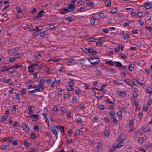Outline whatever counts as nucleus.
Instances as JSON below:
<instances>
[{"label":"nucleus","mask_w":152,"mask_h":152,"mask_svg":"<svg viewBox=\"0 0 152 152\" xmlns=\"http://www.w3.org/2000/svg\"><path fill=\"white\" fill-rule=\"evenodd\" d=\"M106 102L107 103H108V104H113V101H110V100L109 99H107V100H106Z\"/></svg>","instance_id":"41"},{"label":"nucleus","mask_w":152,"mask_h":152,"mask_svg":"<svg viewBox=\"0 0 152 152\" xmlns=\"http://www.w3.org/2000/svg\"><path fill=\"white\" fill-rule=\"evenodd\" d=\"M39 35H40L41 37H43L45 36L46 34H45L44 32H40L39 34Z\"/></svg>","instance_id":"55"},{"label":"nucleus","mask_w":152,"mask_h":152,"mask_svg":"<svg viewBox=\"0 0 152 152\" xmlns=\"http://www.w3.org/2000/svg\"><path fill=\"white\" fill-rule=\"evenodd\" d=\"M147 138V137L145 136L143 137H140V139H141L142 140L141 143H142L143 141L146 139Z\"/></svg>","instance_id":"40"},{"label":"nucleus","mask_w":152,"mask_h":152,"mask_svg":"<svg viewBox=\"0 0 152 152\" xmlns=\"http://www.w3.org/2000/svg\"><path fill=\"white\" fill-rule=\"evenodd\" d=\"M116 148V147L115 148L114 146H113L112 148H110L109 152H113Z\"/></svg>","instance_id":"51"},{"label":"nucleus","mask_w":152,"mask_h":152,"mask_svg":"<svg viewBox=\"0 0 152 152\" xmlns=\"http://www.w3.org/2000/svg\"><path fill=\"white\" fill-rule=\"evenodd\" d=\"M138 96V94L136 92H134L133 93V97L134 98H136Z\"/></svg>","instance_id":"54"},{"label":"nucleus","mask_w":152,"mask_h":152,"mask_svg":"<svg viewBox=\"0 0 152 152\" xmlns=\"http://www.w3.org/2000/svg\"><path fill=\"white\" fill-rule=\"evenodd\" d=\"M99 16L101 18H103L105 17H106L107 16L105 15H104V13L102 12H99L98 13Z\"/></svg>","instance_id":"14"},{"label":"nucleus","mask_w":152,"mask_h":152,"mask_svg":"<svg viewBox=\"0 0 152 152\" xmlns=\"http://www.w3.org/2000/svg\"><path fill=\"white\" fill-rule=\"evenodd\" d=\"M113 121L114 124L117 125L118 124L117 119L115 117H113Z\"/></svg>","instance_id":"24"},{"label":"nucleus","mask_w":152,"mask_h":152,"mask_svg":"<svg viewBox=\"0 0 152 152\" xmlns=\"http://www.w3.org/2000/svg\"><path fill=\"white\" fill-rule=\"evenodd\" d=\"M105 5L106 7L110 6L111 4V1H109L106 0L104 1Z\"/></svg>","instance_id":"13"},{"label":"nucleus","mask_w":152,"mask_h":152,"mask_svg":"<svg viewBox=\"0 0 152 152\" xmlns=\"http://www.w3.org/2000/svg\"><path fill=\"white\" fill-rule=\"evenodd\" d=\"M146 131H147L145 130V128H144V129H142V130H139L137 132V133L141 135L144 134Z\"/></svg>","instance_id":"9"},{"label":"nucleus","mask_w":152,"mask_h":152,"mask_svg":"<svg viewBox=\"0 0 152 152\" xmlns=\"http://www.w3.org/2000/svg\"><path fill=\"white\" fill-rule=\"evenodd\" d=\"M97 53L96 51V50H92L91 51V54L92 55H95L97 54Z\"/></svg>","instance_id":"36"},{"label":"nucleus","mask_w":152,"mask_h":152,"mask_svg":"<svg viewBox=\"0 0 152 152\" xmlns=\"http://www.w3.org/2000/svg\"><path fill=\"white\" fill-rule=\"evenodd\" d=\"M88 39L90 40V41L91 42H93L94 41V40L96 39V38H89L88 37Z\"/></svg>","instance_id":"49"},{"label":"nucleus","mask_w":152,"mask_h":152,"mask_svg":"<svg viewBox=\"0 0 152 152\" xmlns=\"http://www.w3.org/2000/svg\"><path fill=\"white\" fill-rule=\"evenodd\" d=\"M137 15L138 17H141L143 15L142 12H138L137 14Z\"/></svg>","instance_id":"45"},{"label":"nucleus","mask_w":152,"mask_h":152,"mask_svg":"<svg viewBox=\"0 0 152 152\" xmlns=\"http://www.w3.org/2000/svg\"><path fill=\"white\" fill-rule=\"evenodd\" d=\"M33 56L34 58L38 59L40 58L41 57V55L40 53L38 54H34Z\"/></svg>","instance_id":"17"},{"label":"nucleus","mask_w":152,"mask_h":152,"mask_svg":"<svg viewBox=\"0 0 152 152\" xmlns=\"http://www.w3.org/2000/svg\"><path fill=\"white\" fill-rule=\"evenodd\" d=\"M118 94L121 96H123V95L125 96L126 94V93L125 91L121 92V91H118Z\"/></svg>","instance_id":"12"},{"label":"nucleus","mask_w":152,"mask_h":152,"mask_svg":"<svg viewBox=\"0 0 152 152\" xmlns=\"http://www.w3.org/2000/svg\"><path fill=\"white\" fill-rule=\"evenodd\" d=\"M107 70L113 73H116L117 72L116 71L113 69L109 68L107 69Z\"/></svg>","instance_id":"20"},{"label":"nucleus","mask_w":152,"mask_h":152,"mask_svg":"<svg viewBox=\"0 0 152 152\" xmlns=\"http://www.w3.org/2000/svg\"><path fill=\"white\" fill-rule=\"evenodd\" d=\"M19 47H16L14 48L11 49L10 50L12 53H14L18 51L19 50Z\"/></svg>","instance_id":"22"},{"label":"nucleus","mask_w":152,"mask_h":152,"mask_svg":"<svg viewBox=\"0 0 152 152\" xmlns=\"http://www.w3.org/2000/svg\"><path fill=\"white\" fill-rule=\"evenodd\" d=\"M79 10L77 11V12H83L86 10V9L85 8L81 7L79 8Z\"/></svg>","instance_id":"28"},{"label":"nucleus","mask_w":152,"mask_h":152,"mask_svg":"<svg viewBox=\"0 0 152 152\" xmlns=\"http://www.w3.org/2000/svg\"><path fill=\"white\" fill-rule=\"evenodd\" d=\"M27 87L28 89L35 88H37V86L35 85L34 84L31 85L29 87L27 86Z\"/></svg>","instance_id":"26"},{"label":"nucleus","mask_w":152,"mask_h":152,"mask_svg":"<svg viewBox=\"0 0 152 152\" xmlns=\"http://www.w3.org/2000/svg\"><path fill=\"white\" fill-rule=\"evenodd\" d=\"M22 127L23 129L26 132L28 131L29 130L28 125L26 124H24L22 125Z\"/></svg>","instance_id":"6"},{"label":"nucleus","mask_w":152,"mask_h":152,"mask_svg":"<svg viewBox=\"0 0 152 152\" xmlns=\"http://www.w3.org/2000/svg\"><path fill=\"white\" fill-rule=\"evenodd\" d=\"M69 10L67 9L66 8H64L63 9L62 11H59L58 12L61 14H64L65 13H66L69 12Z\"/></svg>","instance_id":"8"},{"label":"nucleus","mask_w":152,"mask_h":152,"mask_svg":"<svg viewBox=\"0 0 152 152\" xmlns=\"http://www.w3.org/2000/svg\"><path fill=\"white\" fill-rule=\"evenodd\" d=\"M56 128L57 129H60L61 130V133H63L64 131V128L63 126H56L55 127H51V130L53 132V134L55 135L57 139L58 137L57 132L56 129Z\"/></svg>","instance_id":"1"},{"label":"nucleus","mask_w":152,"mask_h":152,"mask_svg":"<svg viewBox=\"0 0 152 152\" xmlns=\"http://www.w3.org/2000/svg\"><path fill=\"white\" fill-rule=\"evenodd\" d=\"M111 13L113 14H114L116 13L117 12V8L116 7H114L111 10Z\"/></svg>","instance_id":"19"},{"label":"nucleus","mask_w":152,"mask_h":152,"mask_svg":"<svg viewBox=\"0 0 152 152\" xmlns=\"http://www.w3.org/2000/svg\"><path fill=\"white\" fill-rule=\"evenodd\" d=\"M43 13L45 14V13L44 10H42L38 13V15H40V17L44 16Z\"/></svg>","instance_id":"25"},{"label":"nucleus","mask_w":152,"mask_h":152,"mask_svg":"<svg viewBox=\"0 0 152 152\" xmlns=\"http://www.w3.org/2000/svg\"><path fill=\"white\" fill-rule=\"evenodd\" d=\"M88 61L93 65H96L100 62V60L97 57H94L89 58Z\"/></svg>","instance_id":"2"},{"label":"nucleus","mask_w":152,"mask_h":152,"mask_svg":"<svg viewBox=\"0 0 152 152\" xmlns=\"http://www.w3.org/2000/svg\"><path fill=\"white\" fill-rule=\"evenodd\" d=\"M132 33L133 34H138L137 31L135 30H133L132 31Z\"/></svg>","instance_id":"48"},{"label":"nucleus","mask_w":152,"mask_h":152,"mask_svg":"<svg viewBox=\"0 0 152 152\" xmlns=\"http://www.w3.org/2000/svg\"><path fill=\"white\" fill-rule=\"evenodd\" d=\"M87 6H89L90 7H94L95 4L93 2H91L90 3H87Z\"/></svg>","instance_id":"32"},{"label":"nucleus","mask_w":152,"mask_h":152,"mask_svg":"<svg viewBox=\"0 0 152 152\" xmlns=\"http://www.w3.org/2000/svg\"><path fill=\"white\" fill-rule=\"evenodd\" d=\"M16 9L17 10V12L18 13H21L22 12V10L19 7H16Z\"/></svg>","instance_id":"39"},{"label":"nucleus","mask_w":152,"mask_h":152,"mask_svg":"<svg viewBox=\"0 0 152 152\" xmlns=\"http://www.w3.org/2000/svg\"><path fill=\"white\" fill-rule=\"evenodd\" d=\"M148 107V105H145L143 108V110L144 111H146Z\"/></svg>","instance_id":"60"},{"label":"nucleus","mask_w":152,"mask_h":152,"mask_svg":"<svg viewBox=\"0 0 152 152\" xmlns=\"http://www.w3.org/2000/svg\"><path fill=\"white\" fill-rule=\"evenodd\" d=\"M147 4L146 5L145 8L146 9H149L151 7L152 5L151 4L148 3H146L145 4Z\"/></svg>","instance_id":"16"},{"label":"nucleus","mask_w":152,"mask_h":152,"mask_svg":"<svg viewBox=\"0 0 152 152\" xmlns=\"http://www.w3.org/2000/svg\"><path fill=\"white\" fill-rule=\"evenodd\" d=\"M143 113L142 112H140L139 113V117L141 118L142 117Z\"/></svg>","instance_id":"58"},{"label":"nucleus","mask_w":152,"mask_h":152,"mask_svg":"<svg viewBox=\"0 0 152 152\" xmlns=\"http://www.w3.org/2000/svg\"><path fill=\"white\" fill-rule=\"evenodd\" d=\"M134 64H132L129 65V67H128L130 71H132L134 69Z\"/></svg>","instance_id":"10"},{"label":"nucleus","mask_w":152,"mask_h":152,"mask_svg":"<svg viewBox=\"0 0 152 152\" xmlns=\"http://www.w3.org/2000/svg\"><path fill=\"white\" fill-rule=\"evenodd\" d=\"M18 141L17 140H15L13 141V142H12V145H17L18 144Z\"/></svg>","instance_id":"35"},{"label":"nucleus","mask_w":152,"mask_h":152,"mask_svg":"<svg viewBox=\"0 0 152 152\" xmlns=\"http://www.w3.org/2000/svg\"><path fill=\"white\" fill-rule=\"evenodd\" d=\"M114 62H112L111 61V60L107 61L106 62V64H108L109 65L111 66H113L114 65Z\"/></svg>","instance_id":"21"},{"label":"nucleus","mask_w":152,"mask_h":152,"mask_svg":"<svg viewBox=\"0 0 152 152\" xmlns=\"http://www.w3.org/2000/svg\"><path fill=\"white\" fill-rule=\"evenodd\" d=\"M87 49L88 48H81V49L83 51L86 53H87Z\"/></svg>","instance_id":"56"},{"label":"nucleus","mask_w":152,"mask_h":152,"mask_svg":"<svg viewBox=\"0 0 152 152\" xmlns=\"http://www.w3.org/2000/svg\"><path fill=\"white\" fill-rule=\"evenodd\" d=\"M10 79H8L6 80L5 79H4V81L5 83H9L10 81Z\"/></svg>","instance_id":"59"},{"label":"nucleus","mask_w":152,"mask_h":152,"mask_svg":"<svg viewBox=\"0 0 152 152\" xmlns=\"http://www.w3.org/2000/svg\"><path fill=\"white\" fill-rule=\"evenodd\" d=\"M146 90L147 92L150 94H152V88L151 87H148L146 88Z\"/></svg>","instance_id":"11"},{"label":"nucleus","mask_w":152,"mask_h":152,"mask_svg":"<svg viewBox=\"0 0 152 152\" xmlns=\"http://www.w3.org/2000/svg\"><path fill=\"white\" fill-rule=\"evenodd\" d=\"M138 23L141 25H142L144 24V22L142 19H140L138 21Z\"/></svg>","instance_id":"44"},{"label":"nucleus","mask_w":152,"mask_h":152,"mask_svg":"<svg viewBox=\"0 0 152 152\" xmlns=\"http://www.w3.org/2000/svg\"><path fill=\"white\" fill-rule=\"evenodd\" d=\"M44 88L43 87H40L38 88H36L35 89L28 91L29 94H33L37 92H41L43 91Z\"/></svg>","instance_id":"3"},{"label":"nucleus","mask_w":152,"mask_h":152,"mask_svg":"<svg viewBox=\"0 0 152 152\" xmlns=\"http://www.w3.org/2000/svg\"><path fill=\"white\" fill-rule=\"evenodd\" d=\"M122 143V141H121V142H120L118 143L116 146V148H120L122 146L124 145L121 144Z\"/></svg>","instance_id":"30"},{"label":"nucleus","mask_w":152,"mask_h":152,"mask_svg":"<svg viewBox=\"0 0 152 152\" xmlns=\"http://www.w3.org/2000/svg\"><path fill=\"white\" fill-rule=\"evenodd\" d=\"M38 64H34L31 65L30 66H29L28 67V70H29L28 72H34V67L35 66L37 67L38 66Z\"/></svg>","instance_id":"5"},{"label":"nucleus","mask_w":152,"mask_h":152,"mask_svg":"<svg viewBox=\"0 0 152 152\" xmlns=\"http://www.w3.org/2000/svg\"><path fill=\"white\" fill-rule=\"evenodd\" d=\"M75 8V5L73 4H68L67 9L69 10V12H72L74 11V9Z\"/></svg>","instance_id":"4"},{"label":"nucleus","mask_w":152,"mask_h":152,"mask_svg":"<svg viewBox=\"0 0 152 152\" xmlns=\"http://www.w3.org/2000/svg\"><path fill=\"white\" fill-rule=\"evenodd\" d=\"M147 146L146 145H143L141 148L140 149V151H142L143 152H146L147 149Z\"/></svg>","instance_id":"7"},{"label":"nucleus","mask_w":152,"mask_h":152,"mask_svg":"<svg viewBox=\"0 0 152 152\" xmlns=\"http://www.w3.org/2000/svg\"><path fill=\"white\" fill-rule=\"evenodd\" d=\"M31 137L33 139H35L37 137L36 134L34 133L31 134Z\"/></svg>","instance_id":"31"},{"label":"nucleus","mask_w":152,"mask_h":152,"mask_svg":"<svg viewBox=\"0 0 152 152\" xmlns=\"http://www.w3.org/2000/svg\"><path fill=\"white\" fill-rule=\"evenodd\" d=\"M98 107L101 109H104L105 108L103 105H98Z\"/></svg>","instance_id":"46"},{"label":"nucleus","mask_w":152,"mask_h":152,"mask_svg":"<svg viewBox=\"0 0 152 152\" xmlns=\"http://www.w3.org/2000/svg\"><path fill=\"white\" fill-rule=\"evenodd\" d=\"M116 64V66L118 67H121L122 66V64L119 62H114Z\"/></svg>","instance_id":"15"},{"label":"nucleus","mask_w":152,"mask_h":152,"mask_svg":"<svg viewBox=\"0 0 152 152\" xmlns=\"http://www.w3.org/2000/svg\"><path fill=\"white\" fill-rule=\"evenodd\" d=\"M110 113V117H113H113H115L114 116L115 115V113L113 111H110L109 112Z\"/></svg>","instance_id":"29"},{"label":"nucleus","mask_w":152,"mask_h":152,"mask_svg":"<svg viewBox=\"0 0 152 152\" xmlns=\"http://www.w3.org/2000/svg\"><path fill=\"white\" fill-rule=\"evenodd\" d=\"M121 58H122L123 59H124L126 58V56L123 53H121Z\"/></svg>","instance_id":"57"},{"label":"nucleus","mask_w":152,"mask_h":152,"mask_svg":"<svg viewBox=\"0 0 152 152\" xmlns=\"http://www.w3.org/2000/svg\"><path fill=\"white\" fill-rule=\"evenodd\" d=\"M102 31L104 33H107L109 32V31L107 28L103 29Z\"/></svg>","instance_id":"62"},{"label":"nucleus","mask_w":152,"mask_h":152,"mask_svg":"<svg viewBox=\"0 0 152 152\" xmlns=\"http://www.w3.org/2000/svg\"><path fill=\"white\" fill-rule=\"evenodd\" d=\"M1 119L2 121H5L7 119V117L5 115L2 116L1 117Z\"/></svg>","instance_id":"37"},{"label":"nucleus","mask_w":152,"mask_h":152,"mask_svg":"<svg viewBox=\"0 0 152 152\" xmlns=\"http://www.w3.org/2000/svg\"><path fill=\"white\" fill-rule=\"evenodd\" d=\"M24 144L25 146L26 147H28L29 146V143L28 142H25Z\"/></svg>","instance_id":"53"},{"label":"nucleus","mask_w":152,"mask_h":152,"mask_svg":"<svg viewBox=\"0 0 152 152\" xmlns=\"http://www.w3.org/2000/svg\"><path fill=\"white\" fill-rule=\"evenodd\" d=\"M30 117H34V118L38 119V118L39 116L38 115L35 114V115H33L30 116Z\"/></svg>","instance_id":"38"},{"label":"nucleus","mask_w":152,"mask_h":152,"mask_svg":"<svg viewBox=\"0 0 152 152\" xmlns=\"http://www.w3.org/2000/svg\"><path fill=\"white\" fill-rule=\"evenodd\" d=\"M36 150L35 148H33L32 149H31L30 151L29 152H36Z\"/></svg>","instance_id":"64"},{"label":"nucleus","mask_w":152,"mask_h":152,"mask_svg":"<svg viewBox=\"0 0 152 152\" xmlns=\"http://www.w3.org/2000/svg\"><path fill=\"white\" fill-rule=\"evenodd\" d=\"M16 59V58H15L14 57L10 59L9 62L11 63L15 61Z\"/></svg>","instance_id":"42"},{"label":"nucleus","mask_w":152,"mask_h":152,"mask_svg":"<svg viewBox=\"0 0 152 152\" xmlns=\"http://www.w3.org/2000/svg\"><path fill=\"white\" fill-rule=\"evenodd\" d=\"M94 49L92 47H90L89 48H88L87 49V53H91V51L92 50H94Z\"/></svg>","instance_id":"34"},{"label":"nucleus","mask_w":152,"mask_h":152,"mask_svg":"<svg viewBox=\"0 0 152 152\" xmlns=\"http://www.w3.org/2000/svg\"><path fill=\"white\" fill-rule=\"evenodd\" d=\"M48 26L50 27L51 29H53L56 27V24H54L53 25L51 24H49L48 25Z\"/></svg>","instance_id":"33"},{"label":"nucleus","mask_w":152,"mask_h":152,"mask_svg":"<svg viewBox=\"0 0 152 152\" xmlns=\"http://www.w3.org/2000/svg\"><path fill=\"white\" fill-rule=\"evenodd\" d=\"M95 18L94 17H92L91 19L90 20V22L91 24V25H93L94 24V23L95 21Z\"/></svg>","instance_id":"18"},{"label":"nucleus","mask_w":152,"mask_h":152,"mask_svg":"<svg viewBox=\"0 0 152 152\" xmlns=\"http://www.w3.org/2000/svg\"><path fill=\"white\" fill-rule=\"evenodd\" d=\"M73 18L71 16H68L65 18V19L66 20L68 21H71L73 20Z\"/></svg>","instance_id":"23"},{"label":"nucleus","mask_w":152,"mask_h":152,"mask_svg":"<svg viewBox=\"0 0 152 152\" xmlns=\"http://www.w3.org/2000/svg\"><path fill=\"white\" fill-rule=\"evenodd\" d=\"M133 83L134 85H137L139 84V82L137 81L135 79H134L133 80Z\"/></svg>","instance_id":"52"},{"label":"nucleus","mask_w":152,"mask_h":152,"mask_svg":"<svg viewBox=\"0 0 152 152\" xmlns=\"http://www.w3.org/2000/svg\"><path fill=\"white\" fill-rule=\"evenodd\" d=\"M66 109L65 108L63 107H61V111L63 112H65Z\"/></svg>","instance_id":"63"},{"label":"nucleus","mask_w":152,"mask_h":152,"mask_svg":"<svg viewBox=\"0 0 152 152\" xmlns=\"http://www.w3.org/2000/svg\"><path fill=\"white\" fill-rule=\"evenodd\" d=\"M133 121L132 120H131L129 122V127H131V128H132L134 124V123L133 122Z\"/></svg>","instance_id":"27"},{"label":"nucleus","mask_w":152,"mask_h":152,"mask_svg":"<svg viewBox=\"0 0 152 152\" xmlns=\"http://www.w3.org/2000/svg\"><path fill=\"white\" fill-rule=\"evenodd\" d=\"M7 147V146L6 145H3L1 146V148L2 149H5Z\"/></svg>","instance_id":"61"},{"label":"nucleus","mask_w":152,"mask_h":152,"mask_svg":"<svg viewBox=\"0 0 152 152\" xmlns=\"http://www.w3.org/2000/svg\"><path fill=\"white\" fill-rule=\"evenodd\" d=\"M34 130L36 131H38L39 130V128L38 125H35L34 127Z\"/></svg>","instance_id":"43"},{"label":"nucleus","mask_w":152,"mask_h":152,"mask_svg":"<svg viewBox=\"0 0 152 152\" xmlns=\"http://www.w3.org/2000/svg\"><path fill=\"white\" fill-rule=\"evenodd\" d=\"M8 139L9 140H7V142H9L10 143L11 141L12 140V139H13V137H9Z\"/></svg>","instance_id":"50"},{"label":"nucleus","mask_w":152,"mask_h":152,"mask_svg":"<svg viewBox=\"0 0 152 152\" xmlns=\"http://www.w3.org/2000/svg\"><path fill=\"white\" fill-rule=\"evenodd\" d=\"M77 122L79 123H81L82 122V120L80 117H78L77 120Z\"/></svg>","instance_id":"47"}]
</instances>
